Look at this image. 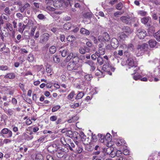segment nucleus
<instances>
[{
	"instance_id": "1",
	"label": "nucleus",
	"mask_w": 160,
	"mask_h": 160,
	"mask_svg": "<svg viewBox=\"0 0 160 160\" xmlns=\"http://www.w3.org/2000/svg\"><path fill=\"white\" fill-rule=\"evenodd\" d=\"M127 63L128 67V69L131 68L132 70H133L134 72L138 71L139 68L136 66L133 59L130 57L128 58L127 60Z\"/></svg>"
},
{
	"instance_id": "2",
	"label": "nucleus",
	"mask_w": 160,
	"mask_h": 160,
	"mask_svg": "<svg viewBox=\"0 0 160 160\" xmlns=\"http://www.w3.org/2000/svg\"><path fill=\"white\" fill-rule=\"evenodd\" d=\"M148 46V44L144 43L141 45H138L136 50V55L139 56L143 52L144 50L147 49Z\"/></svg>"
},
{
	"instance_id": "3",
	"label": "nucleus",
	"mask_w": 160,
	"mask_h": 160,
	"mask_svg": "<svg viewBox=\"0 0 160 160\" xmlns=\"http://www.w3.org/2000/svg\"><path fill=\"white\" fill-rule=\"evenodd\" d=\"M148 46V44L144 43L141 45H138L136 50V55L139 56L143 52L144 50L147 49Z\"/></svg>"
},
{
	"instance_id": "4",
	"label": "nucleus",
	"mask_w": 160,
	"mask_h": 160,
	"mask_svg": "<svg viewBox=\"0 0 160 160\" xmlns=\"http://www.w3.org/2000/svg\"><path fill=\"white\" fill-rule=\"evenodd\" d=\"M65 3L67 2H65V0H57L54 2L53 5L54 7L58 8L61 7L66 8Z\"/></svg>"
},
{
	"instance_id": "5",
	"label": "nucleus",
	"mask_w": 160,
	"mask_h": 160,
	"mask_svg": "<svg viewBox=\"0 0 160 160\" xmlns=\"http://www.w3.org/2000/svg\"><path fill=\"white\" fill-rule=\"evenodd\" d=\"M137 35L139 38L143 39L146 36L147 32L145 30L139 28L137 30Z\"/></svg>"
},
{
	"instance_id": "6",
	"label": "nucleus",
	"mask_w": 160,
	"mask_h": 160,
	"mask_svg": "<svg viewBox=\"0 0 160 160\" xmlns=\"http://www.w3.org/2000/svg\"><path fill=\"white\" fill-rule=\"evenodd\" d=\"M102 69L104 71L108 72V73L110 75H111L112 73L110 72V71L111 70L114 71V68L112 67L108 63H107L103 65Z\"/></svg>"
},
{
	"instance_id": "7",
	"label": "nucleus",
	"mask_w": 160,
	"mask_h": 160,
	"mask_svg": "<svg viewBox=\"0 0 160 160\" xmlns=\"http://www.w3.org/2000/svg\"><path fill=\"white\" fill-rule=\"evenodd\" d=\"M134 48L133 45L132 44H128V46L123 44H122L121 47V48L123 49L124 52L125 53L128 52V49L131 50H133L134 49Z\"/></svg>"
},
{
	"instance_id": "8",
	"label": "nucleus",
	"mask_w": 160,
	"mask_h": 160,
	"mask_svg": "<svg viewBox=\"0 0 160 160\" xmlns=\"http://www.w3.org/2000/svg\"><path fill=\"white\" fill-rule=\"evenodd\" d=\"M30 23H32V22L31 21H29L28 24L26 25L24 24H22L21 22H19L18 23V31L22 33L23 31L26 28V27L27 26H29Z\"/></svg>"
},
{
	"instance_id": "9",
	"label": "nucleus",
	"mask_w": 160,
	"mask_h": 160,
	"mask_svg": "<svg viewBox=\"0 0 160 160\" xmlns=\"http://www.w3.org/2000/svg\"><path fill=\"white\" fill-rule=\"evenodd\" d=\"M113 149L111 147H108L107 148L103 149L104 152H105L107 154H109L112 157H115V151H113Z\"/></svg>"
},
{
	"instance_id": "10",
	"label": "nucleus",
	"mask_w": 160,
	"mask_h": 160,
	"mask_svg": "<svg viewBox=\"0 0 160 160\" xmlns=\"http://www.w3.org/2000/svg\"><path fill=\"white\" fill-rule=\"evenodd\" d=\"M110 39L108 34L106 32L103 34L102 36H100L98 37V40L100 41H103L104 40L108 41Z\"/></svg>"
},
{
	"instance_id": "11",
	"label": "nucleus",
	"mask_w": 160,
	"mask_h": 160,
	"mask_svg": "<svg viewBox=\"0 0 160 160\" xmlns=\"http://www.w3.org/2000/svg\"><path fill=\"white\" fill-rule=\"evenodd\" d=\"M64 148L58 149L57 151L56 155L58 158H61L64 156L66 153V152L64 151Z\"/></svg>"
},
{
	"instance_id": "12",
	"label": "nucleus",
	"mask_w": 160,
	"mask_h": 160,
	"mask_svg": "<svg viewBox=\"0 0 160 160\" xmlns=\"http://www.w3.org/2000/svg\"><path fill=\"white\" fill-rule=\"evenodd\" d=\"M49 37V34L47 33H45L40 36V41L41 43L46 42Z\"/></svg>"
},
{
	"instance_id": "13",
	"label": "nucleus",
	"mask_w": 160,
	"mask_h": 160,
	"mask_svg": "<svg viewBox=\"0 0 160 160\" xmlns=\"http://www.w3.org/2000/svg\"><path fill=\"white\" fill-rule=\"evenodd\" d=\"M58 149L57 145L55 144L50 145L47 148L48 151L51 153H54L57 151Z\"/></svg>"
},
{
	"instance_id": "14",
	"label": "nucleus",
	"mask_w": 160,
	"mask_h": 160,
	"mask_svg": "<svg viewBox=\"0 0 160 160\" xmlns=\"http://www.w3.org/2000/svg\"><path fill=\"white\" fill-rule=\"evenodd\" d=\"M72 51V47L71 46H68L65 49L60 50V53H61V55L63 57H65L67 55L68 52L71 51Z\"/></svg>"
},
{
	"instance_id": "15",
	"label": "nucleus",
	"mask_w": 160,
	"mask_h": 160,
	"mask_svg": "<svg viewBox=\"0 0 160 160\" xmlns=\"http://www.w3.org/2000/svg\"><path fill=\"white\" fill-rule=\"evenodd\" d=\"M122 22L126 24H129L131 23V18L129 16H122L121 18Z\"/></svg>"
},
{
	"instance_id": "16",
	"label": "nucleus",
	"mask_w": 160,
	"mask_h": 160,
	"mask_svg": "<svg viewBox=\"0 0 160 160\" xmlns=\"http://www.w3.org/2000/svg\"><path fill=\"white\" fill-rule=\"evenodd\" d=\"M67 68L69 71H72L73 70L76 69L77 67L76 63L72 62L68 63L67 66Z\"/></svg>"
},
{
	"instance_id": "17",
	"label": "nucleus",
	"mask_w": 160,
	"mask_h": 160,
	"mask_svg": "<svg viewBox=\"0 0 160 160\" xmlns=\"http://www.w3.org/2000/svg\"><path fill=\"white\" fill-rule=\"evenodd\" d=\"M118 42L116 38H112L111 42V45L113 48H117L118 47Z\"/></svg>"
},
{
	"instance_id": "18",
	"label": "nucleus",
	"mask_w": 160,
	"mask_h": 160,
	"mask_svg": "<svg viewBox=\"0 0 160 160\" xmlns=\"http://www.w3.org/2000/svg\"><path fill=\"white\" fill-rule=\"evenodd\" d=\"M101 138L102 137V135L101 134H100ZM103 138L106 141H107V142H109L111 141L112 140V137L111 135L109 133H107L105 137L103 136Z\"/></svg>"
},
{
	"instance_id": "19",
	"label": "nucleus",
	"mask_w": 160,
	"mask_h": 160,
	"mask_svg": "<svg viewBox=\"0 0 160 160\" xmlns=\"http://www.w3.org/2000/svg\"><path fill=\"white\" fill-rule=\"evenodd\" d=\"M89 51V48L87 47H85L84 48L80 47L79 49V52L82 54H84L86 52H88Z\"/></svg>"
},
{
	"instance_id": "20",
	"label": "nucleus",
	"mask_w": 160,
	"mask_h": 160,
	"mask_svg": "<svg viewBox=\"0 0 160 160\" xmlns=\"http://www.w3.org/2000/svg\"><path fill=\"white\" fill-rule=\"evenodd\" d=\"M152 75H147V77H144L142 78V77L140 79L142 81L146 82L147 81L148 79L150 81H153V78H151V77H152Z\"/></svg>"
},
{
	"instance_id": "21",
	"label": "nucleus",
	"mask_w": 160,
	"mask_h": 160,
	"mask_svg": "<svg viewBox=\"0 0 160 160\" xmlns=\"http://www.w3.org/2000/svg\"><path fill=\"white\" fill-rule=\"evenodd\" d=\"M27 133V132L23 133L22 136H23L24 139L27 140H32L33 138L32 135H29Z\"/></svg>"
},
{
	"instance_id": "22",
	"label": "nucleus",
	"mask_w": 160,
	"mask_h": 160,
	"mask_svg": "<svg viewBox=\"0 0 160 160\" xmlns=\"http://www.w3.org/2000/svg\"><path fill=\"white\" fill-rule=\"evenodd\" d=\"M30 7V4L28 3H27L21 7L20 9V12L22 13L24 12L26 9H28Z\"/></svg>"
},
{
	"instance_id": "23",
	"label": "nucleus",
	"mask_w": 160,
	"mask_h": 160,
	"mask_svg": "<svg viewBox=\"0 0 160 160\" xmlns=\"http://www.w3.org/2000/svg\"><path fill=\"white\" fill-rule=\"evenodd\" d=\"M116 144L118 146L124 145L125 144V141L123 139H119L117 140Z\"/></svg>"
},
{
	"instance_id": "24",
	"label": "nucleus",
	"mask_w": 160,
	"mask_h": 160,
	"mask_svg": "<svg viewBox=\"0 0 160 160\" xmlns=\"http://www.w3.org/2000/svg\"><path fill=\"white\" fill-rule=\"evenodd\" d=\"M6 28L7 29L8 32H11L13 30L12 25L10 23L8 22L6 24Z\"/></svg>"
},
{
	"instance_id": "25",
	"label": "nucleus",
	"mask_w": 160,
	"mask_h": 160,
	"mask_svg": "<svg viewBox=\"0 0 160 160\" xmlns=\"http://www.w3.org/2000/svg\"><path fill=\"white\" fill-rule=\"evenodd\" d=\"M148 43L149 46L151 48L154 47L156 45L157 43L156 41L153 39L149 40Z\"/></svg>"
},
{
	"instance_id": "26",
	"label": "nucleus",
	"mask_w": 160,
	"mask_h": 160,
	"mask_svg": "<svg viewBox=\"0 0 160 160\" xmlns=\"http://www.w3.org/2000/svg\"><path fill=\"white\" fill-rule=\"evenodd\" d=\"M67 145L66 148L68 150L69 149L71 151H74L73 148H75V145L73 143L71 142L70 144H67Z\"/></svg>"
},
{
	"instance_id": "27",
	"label": "nucleus",
	"mask_w": 160,
	"mask_h": 160,
	"mask_svg": "<svg viewBox=\"0 0 160 160\" xmlns=\"http://www.w3.org/2000/svg\"><path fill=\"white\" fill-rule=\"evenodd\" d=\"M123 31L126 32L128 34L132 33V31L131 30L130 28L128 27H124L123 28Z\"/></svg>"
},
{
	"instance_id": "28",
	"label": "nucleus",
	"mask_w": 160,
	"mask_h": 160,
	"mask_svg": "<svg viewBox=\"0 0 160 160\" xmlns=\"http://www.w3.org/2000/svg\"><path fill=\"white\" fill-rule=\"evenodd\" d=\"M75 95V92L72 91L67 96L68 99L71 101H73L72 99Z\"/></svg>"
},
{
	"instance_id": "29",
	"label": "nucleus",
	"mask_w": 160,
	"mask_h": 160,
	"mask_svg": "<svg viewBox=\"0 0 160 160\" xmlns=\"http://www.w3.org/2000/svg\"><path fill=\"white\" fill-rule=\"evenodd\" d=\"M65 4L66 5V7L68 5H70V6H72V5L75 3V0H65Z\"/></svg>"
},
{
	"instance_id": "30",
	"label": "nucleus",
	"mask_w": 160,
	"mask_h": 160,
	"mask_svg": "<svg viewBox=\"0 0 160 160\" xmlns=\"http://www.w3.org/2000/svg\"><path fill=\"white\" fill-rule=\"evenodd\" d=\"M153 36L158 41L160 42V29L154 34Z\"/></svg>"
},
{
	"instance_id": "31",
	"label": "nucleus",
	"mask_w": 160,
	"mask_h": 160,
	"mask_svg": "<svg viewBox=\"0 0 160 160\" xmlns=\"http://www.w3.org/2000/svg\"><path fill=\"white\" fill-rule=\"evenodd\" d=\"M15 74L13 73H9L7 74L4 76V78H8L9 79H12L15 78Z\"/></svg>"
},
{
	"instance_id": "32",
	"label": "nucleus",
	"mask_w": 160,
	"mask_h": 160,
	"mask_svg": "<svg viewBox=\"0 0 160 160\" xmlns=\"http://www.w3.org/2000/svg\"><path fill=\"white\" fill-rule=\"evenodd\" d=\"M83 151V148L82 146L80 145H77V146L76 149V151L78 153H80Z\"/></svg>"
},
{
	"instance_id": "33",
	"label": "nucleus",
	"mask_w": 160,
	"mask_h": 160,
	"mask_svg": "<svg viewBox=\"0 0 160 160\" xmlns=\"http://www.w3.org/2000/svg\"><path fill=\"white\" fill-rule=\"evenodd\" d=\"M80 32L82 34H85L86 35H88L90 33L89 31L88 30L83 28L81 29Z\"/></svg>"
},
{
	"instance_id": "34",
	"label": "nucleus",
	"mask_w": 160,
	"mask_h": 160,
	"mask_svg": "<svg viewBox=\"0 0 160 160\" xmlns=\"http://www.w3.org/2000/svg\"><path fill=\"white\" fill-rule=\"evenodd\" d=\"M79 58L78 57V55L77 54H73V55L72 59V62H74L76 63V64L77 63V62H78L79 61Z\"/></svg>"
},
{
	"instance_id": "35",
	"label": "nucleus",
	"mask_w": 160,
	"mask_h": 160,
	"mask_svg": "<svg viewBox=\"0 0 160 160\" xmlns=\"http://www.w3.org/2000/svg\"><path fill=\"white\" fill-rule=\"evenodd\" d=\"M150 19L151 18L149 17H144L141 19V21L142 23L145 24L148 22Z\"/></svg>"
},
{
	"instance_id": "36",
	"label": "nucleus",
	"mask_w": 160,
	"mask_h": 160,
	"mask_svg": "<svg viewBox=\"0 0 160 160\" xmlns=\"http://www.w3.org/2000/svg\"><path fill=\"white\" fill-rule=\"evenodd\" d=\"M73 54L72 53H70L64 60V62H65V63H66L69 62L72 58H73Z\"/></svg>"
},
{
	"instance_id": "37",
	"label": "nucleus",
	"mask_w": 160,
	"mask_h": 160,
	"mask_svg": "<svg viewBox=\"0 0 160 160\" xmlns=\"http://www.w3.org/2000/svg\"><path fill=\"white\" fill-rule=\"evenodd\" d=\"M56 48L54 46H52L50 48L49 51L51 54H53L56 51Z\"/></svg>"
},
{
	"instance_id": "38",
	"label": "nucleus",
	"mask_w": 160,
	"mask_h": 160,
	"mask_svg": "<svg viewBox=\"0 0 160 160\" xmlns=\"http://www.w3.org/2000/svg\"><path fill=\"white\" fill-rule=\"evenodd\" d=\"M53 60L55 62L58 63L59 62L60 59L58 56L55 54L53 56Z\"/></svg>"
},
{
	"instance_id": "39",
	"label": "nucleus",
	"mask_w": 160,
	"mask_h": 160,
	"mask_svg": "<svg viewBox=\"0 0 160 160\" xmlns=\"http://www.w3.org/2000/svg\"><path fill=\"white\" fill-rule=\"evenodd\" d=\"M84 94L82 92H79L76 96L75 98L76 99H79L83 97Z\"/></svg>"
},
{
	"instance_id": "40",
	"label": "nucleus",
	"mask_w": 160,
	"mask_h": 160,
	"mask_svg": "<svg viewBox=\"0 0 160 160\" xmlns=\"http://www.w3.org/2000/svg\"><path fill=\"white\" fill-rule=\"evenodd\" d=\"M134 75L133 78L134 80H137L140 79L142 78V76L141 75H139L138 73H136V72H134Z\"/></svg>"
},
{
	"instance_id": "41",
	"label": "nucleus",
	"mask_w": 160,
	"mask_h": 160,
	"mask_svg": "<svg viewBox=\"0 0 160 160\" xmlns=\"http://www.w3.org/2000/svg\"><path fill=\"white\" fill-rule=\"evenodd\" d=\"M71 27V24L70 22L65 24L63 25V28L65 29L69 30Z\"/></svg>"
},
{
	"instance_id": "42",
	"label": "nucleus",
	"mask_w": 160,
	"mask_h": 160,
	"mask_svg": "<svg viewBox=\"0 0 160 160\" xmlns=\"http://www.w3.org/2000/svg\"><path fill=\"white\" fill-rule=\"evenodd\" d=\"M33 129V126L29 127L27 129V133L29 134V135H32L33 134V132L32 130Z\"/></svg>"
},
{
	"instance_id": "43",
	"label": "nucleus",
	"mask_w": 160,
	"mask_h": 160,
	"mask_svg": "<svg viewBox=\"0 0 160 160\" xmlns=\"http://www.w3.org/2000/svg\"><path fill=\"white\" fill-rule=\"evenodd\" d=\"M37 27L34 26L32 28L30 33V36L31 37H33L35 33V32L36 29Z\"/></svg>"
},
{
	"instance_id": "44",
	"label": "nucleus",
	"mask_w": 160,
	"mask_h": 160,
	"mask_svg": "<svg viewBox=\"0 0 160 160\" xmlns=\"http://www.w3.org/2000/svg\"><path fill=\"white\" fill-rule=\"evenodd\" d=\"M60 108V106L59 105H57L56 106H54L52 108V112H55L57 111Z\"/></svg>"
},
{
	"instance_id": "45",
	"label": "nucleus",
	"mask_w": 160,
	"mask_h": 160,
	"mask_svg": "<svg viewBox=\"0 0 160 160\" xmlns=\"http://www.w3.org/2000/svg\"><path fill=\"white\" fill-rule=\"evenodd\" d=\"M97 61L98 63L100 65L102 64L104 62L102 58L101 57H99L98 58Z\"/></svg>"
},
{
	"instance_id": "46",
	"label": "nucleus",
	"mask_w": 160,
	"mask_h": 160,
	"mask_svg": "<svg viewBox=\"0 0 160 160\" xmlns=\"http://www.w3.org/2000/svg\"><path fill=\"white\" fill-rule=\"evenodd\" d=\"M35 160H43L42 156L40 154H38L35 157Z\"/></svg>"
},
{
	"instance_id": "47",
	"label": "nucleus",
	"mask_w": 160,
	"mask_h": 160,
	"mask_svg": "<svg viewBox=\"0 0 160 160\" xmlns=\"http://www.w3.org/2000/svg\"><path fill=\"white\" fill-rule=\"evenodd\" d=\"M119 36L120 38L123 40H125L127 37V35L123 32L121 33Z\"/></svg>"
},
{
	"instance_id": "48",
	"label": "nucleus",
	"mask_w": 160,
	"mask_h": 160,
	"mask_svg": "<svg viewBox=\"0 0 160 160\" xmlns=\"http://www.w3.org/2000/svg\"><path fill=\"white\" fill-rule=\"evenodd\" d=\"M116 156L118 157L123 156V154L121 151H118L117 152H115V156Z\"/></svg>"
},
{
	"instance_id": "49",
	"label": "nucleus",
	"mask_w": 160,
	"mask_h": 160,
	"mask_svg": "<svg viewBox=\"0 0 160 160\" xmlns=\"http://www.w3.org/2000/svg\"><path fill=\"white\" fill-rule=\"evenodd\" d=\"M28 59L29 62H33L34 59L33 56L32 54H29L28 56Z\"/></svg>"
},
{
	"instance_id": "50",
	"label": "nucleus",
	"mask_w": 160,
	"mask_h": 160,
	"mask_svg": "<svg viewBox=\"0 0 160 160\" xmlns=\"http://www.w3.org/2000/svg\"><path fill=\"white\" fill-rule=\"evenodd\" d=\"M65 122V121H63V119L61 118H59L58 120L56 122V123L57 125H58L59 124H62L64 123Z\"/></svg>"
},
{
	"instance_id": "51",
	"label": "nucleus",
	"mask_w": 160,
	"mask_h": 160,
	"mask_svg": "<svg viewBox=\"0 0 160 160\" xmlns=\"http://www.w3.org/2000/svg\"><path fill=\"white\" fill-rule=\"evenodd\" d=\"M0 18L3 20L4 19L6 20H8L9 19V16L7 15L4 14H2Z\"/></svg>"
},
{
	"instance_id": "52",
	"label": "nucleus",
	"mask_w": 160,
	"mask_h": 160,
	"mask_svg": "<svg viewBox=\"0 0 160 160\" xmlns=\"http://www.w3.org/2000/svg\"><path fill=\"white\" fill-rule=\"evenodd\" d=\"M60 141L61 143L64 145H65L66 147L67 146V144H68V143H67L66 140H65V138H61Z\"/></svg>"
},
{
	"instance_id": "53",
	"label": "nucleus",
	"mask_w": 160,
	"mask_h": 160,
	"mask_svg": "<svg viewBox=\"0 0 160 160\" xmlns=\"http://www.w3.org/2000/svg\"><path fill=\"white\" fill-rule=\"evenodd\" d=\"M75 37L74 36H69L67 38V40L69 42H72L74 40Z\"/></svg>"
},
{
	"instance_id": "54",
	"label": "nucleus",
	"mask_w": 160,
	"mask_h": 160,
	"mask_svg": "<svg viewBox=\"0 0 160 160\" xmlns=\"http://www.w3.org/2000/svg\"><path fill=\"white\" fill-rule=\"evenodd\" d=\"M79 106V103H76L74 104L70 105V107L73 108H76L78 107Z\"/></svg>"
},
{
	"instance_id": "55",
	"label": "nucleus",
	"mask_w": 160,
	"mask_h": 160,
	"mask_svg": "<svg viewBox=\"0 0 160 160\" xmlns=\"http://www.w3.org/2000/svg\"><path fill=\"white\" fill-rule=\"evenodd\" d=\"M138 14L141 16H145L147 14L146 12L143 11H139L138 12Z\"/></svg>"
},
{
	"instance_id": "56",
	"label": "nucleus",
	"mask_w": 160,
	"mask_h": 160,
	"mask_svg": "<svg viewBox=\"0 0 160 160\" xmlns=\"http://www.w3.org/2000/svg\"><path fill=\"white\" fill-rule=\"evenodd\" d=\"M9 130L7 128H4L2 130L1 133L6 135Z\"/></svg>"
},
{
	"instance_id": "57",
	"label": "nucleus",
	"mask_w": 160,
	"mask_h": 160,
	"mask_svg": "<svg viewBox=\"0 0 160 160\" xmlns=\"http://www.w3.org/2000/svg\"><path fill=\"white\" fill-rule=\"evenodd\" d=\"M8 67L7 66L1 65L0 66V70L6 71L8 70Z\"/></svg>"
},
{
	"instance_id": "58",
	"label": "nucleus",
	"mask_w": 160,
	"mask_h": 160,
	"mask_svg": "<svg viewBox=\"0 0 160 160\" xmlns=\"http://www.w3.org/2000/svg\"><path fill=\"white\" fill-rule=\"evenodd\" d=\"M12 132L9 130L8 132L6 134L5 137L7 138H9L12 137Z\"/></svg>"
},
{
	"instance_id": "59",
	"label": "nucleus",
	"mask_w": 160,
	"mask_h": 160,
	"mask_svg": "<svg viewBox=\"0 0 160 160\" xmlns=\"http://www.w3.org/2000/svg\"><path fill=\"white\" fill-rule=\"evenodd\" d=\"M57 119V116L56 115L51 116L50 118V120L52 121H55Z\"/></svg>"
},
{
	"instance_id": "60",
	"label": "nucleus",
	"mask_w": 160,
	"mask_h": 160,
	"mask_svg": "<svg viewBox=\"0 0 160 160\" xmlns=\"http://www.w3.org/2000/svg\"><path fill=\"white\" fill-rule=\"evenodd\" d=\"M122 4L121 2H119L117 5L116 8L118 10H120L122 9Z\"/></svg>"
},
{
	"instance_id": "61",
	"label": "nucleus",
	"mask_w": 160,
	"mask_h": 160,
	"mask_svg": "<svg viewBox=\"0 0 160 160\" xmlns=\"http://www.w3.org/2000/svg\"><path fill=\"white\" fill-rule=\"evenodd\" d=\"M98 52L101 55H103L105 54V49L103 48H99Z\"/></svg>"
},
{
	"instance_id": "62",
	"label": "nucleus",
	"mask_w": 160,
	"mask_h": 160,
	"mask_svg": "<svg viewBox=\"0 0 160 160\" xmlns=\"http://www.w3.org/2000/svg\"><path fill=\"white\" fill-rule=\"evenodd\" d=\"M85 78L88 81H90L91 80L92 77L90 75H87L84 76Z\"/></svg>"
},
{
	"instance_id": "63",
	"label": "nucleus",
	"mask_w": 160,
	"mask_h": 160,
	"mask_svg": "<svg viewBox=\"0 0 160 160\" xmlns=\"http://www.w3.org/2000/svg\"><path fill=\"white\" fill-rule=\"evenodd\" d=\"M6 48V45L4 44H0V51H2L4 50Z\"/></svg>"
},
{
	"instance_id": "64",
	"label": "nucleus",
	"mask_w": 160,
	"mask_h": 160,
	"mask_svg": "<svg viewBox=\"0 0 160 160\" xmlns=\"http://www.w3.org/2000/svg\"><path fill=\"white\" fill-rule=\"evenodd\" d=\"M38 18L40 20H42L45 18L44 16L42 14H39L38 16Z\"/></svg>"
}]
</instances>
